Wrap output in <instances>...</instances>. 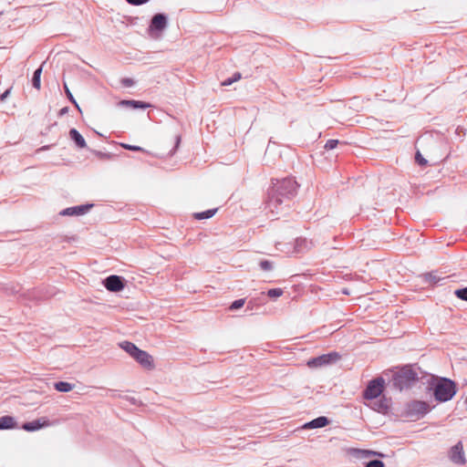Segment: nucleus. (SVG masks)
Segmentation results:
<instances>
[{"mask_svg": "<svg viewBox=\"0 0 467 467\" xmlns=\"http://www.w3.org/2000/svg\"><path fill=\"white\" fill-rule=\"evenodd\" d=\"M431 410L430 405L421 400H412L406 403L402 415L413 420H420Z\"/></svg>", "mask_w": 467, "mask_h": 467, "instance_id": "nucleus-4", "label": "nucleus"}, {"mask_svg": "<svg viewBox=\"0 0 467 467\" xmlns=\"http://www.w3.org/2000/svg\"><path fill=\"white\" fill-rule=\"evenodd\" d=\"M432 389L434 398L439 402L451 400L457 392L456 383L447 378H438L432 383Z\"/></svg>", "mask_w": 467, "mask_h": 467, "instance_id": "nucleus-2", "label": "nucleus"}, {"mask_svg": "<svg viewBox=\"0 0 467 467\" xmlns=\"http://www.w3.org/2000/svg\"><path fill=\"white\" fill-rule=\"evenodd\" d=\"M239 79H241V74L239 72H236V73L234 74V76L232 78H228L225 80H223L222 82V85L223 86H230L234 82H235V81H237Z\"/></svg>", "mask_w": 467, "mask_h": 467, "instance_id": "nucleus-23", "label": "nucleus"}, {"mask_svg": "<svg viewBox=\"0 0 467 467\" xmlns=\"http://www.w3.org/2000/svg\"><path fill=\"white\" fill-rule=\"evenodd\" d=\"M119 347L125 350L130 357H134L137 351L140 350V348L133 343L130 341H123L119 344Z\"/></svg>", "mask_w": 467, "mask_h": 467, "instance_id": "nucleus-18", "label": "nucleus"}, {"mask_svg": "<svg viewBox=\"0 0 467 467\" xmlns=\"http://www.w3.org/2000/svg\"><path fill=\"white\" fill-rule=\"evenodd\" d=\"M64 89H65V93H66V95H67V99H69V101H70L71 103H73V104L75 105V107H76L78 110H80V108H79L78 104L77 103L76 99H74V97H73V95H72L71 91L69 90V88H68V87H67V85L66 83H64Z\"/></svg>", "mask_w": 467, "mask_h": 467, "instance_id": "nucleus-22", "label": "nucleus"}, {"mask_svg": "<svg viewBox=\"0 0 467 467\" xmlns=\"http://www.w3.org/2000/svg\"><path fill=\"white\" fill-rule=\"evenodd\" d=\"M366 467H384V463L379 460H373L368 462Z\"/></svg>", "mask_w": 467, "mask_h": 467, "instance_id": "nucleus-31", "label": "nucleus"}, {"mask_svg": "<svg viewBox=\"0 0 467 467\" xmlns=\"http://www.w3.org/2000/svg\"><path fill=\"white\" fill-rule=\"evenodd\" d=\"M133 358L146 369L150 370L154 368L153 358L144 350L140 349L137 351Z\"/></svg>", "mask_w": 467, "mask_h": 467, "instance_id": "nucleus-9", "label": "nucleus"}, {"mask_svg": "<svg viewBox=\"0 0 467 467\" xmlns=\"http://www.w3.org/2000/svg\"><path fill=\"white\" fill-rule=\"evenodd\" d=\"M339 141L337 140H328L325 144L326 150H334L338 145Z\"/></svg>", "mask_w": 467, "mask_h": 467, "instance_id": "nucleus-27", "label": "nucleus"}, {"mask_svg": "<svg viewBox=\"0 0 467 467\" xmlns=\"http://www.w3.org/2000/svg\"><path fill=\"white\" fill-rule=\"evenodd\" d=\"M121 147L126 150H132V151H143L144 150L140 146H134V145H130V144H125V143H121Z\"/></svg>", "mask_w": 467, "mask_h": 467, "instance_id": "nucleus-29", "label": "nucleus"}, {"mask_svg": "<svg viewBox=\"0 0 467 467\" xmlns=\"http://www.w3.org/2000/svg\"><path fill=\"white\" fill-rule=\"evenodd\" d=\"M260 267L264 271H270L272 270V263L268 260H263L260 262Z\"/></svg>", "mask_w": 467, "mask_h": 467, "instance_id": "nucleus-30", "label": "nucleus"}, {"mask_svg": "<svg viewBox=\"0 0 467 467\" xmlns=\"http://www.w3.org/2000/svg\"><path fill=\"white\" fill-rule=\"evenodd\" d=\"M92 204H85V205H78L74 207H69L67 209H64L60 212V215L63 216H74V215H82L85 214L89 211V209L92 207Z\"/></svg>", "mask_w": 467, "mask_h": 467, "instance_id": "nucleus-12", "label": "nucleus"}, {"mask_svg": "<svg viewBox=\"0 0 467 467\" xmlns=\"http://www.w3.org/2000/svg\"><path fill=\"white\" fill-rule=\"evenodd\" d=\"M10 94V89H6L1 96L0 100L4 101Z\"/></svg>", "mask_w": 467, "mask_h": 467, "instance_id": "nucleus-36", "label": "nucleus"}, {"mask_svg": "<svg viewBox=\"0 0 467 467\" xmlns=\"http://www.w3.org/2000/svg\"><path fill=\"white\" fill-rule=\"evenodd\" d=\"M298 184L295 179L287 177L274 179L267 190L265 209L273 215H278L288 207L290 201L296 195Z\"/></svg>", "mask_w": 467, "mask_h": 467, "instance_id": "nucleus-1", "label": "nucleus"}, {"mask_svg": "<svg viewBox=\"0 0 467 467\" xmlns=\"http://www.w3.org/2000/svg\"><path fill=\"white\" fill-rule=\"evenodd\" d=\"M312 247V243L306 238H297L296 240L295 249L296 252L301 253Z\"/></svg>", "mask_w": 467, "mask_h": 467, "instance_id": "nucleus-17", "label": "nucleus"}, {"mask_svg": "<svg viewBox=\"0 0 467 467\" xmlns=\"http://www.w3.org/2000/svg\"><path fill=\"white\" fill-rule=\"evenodd\" d=\"M340 355L337 352H330L316 358H313L307 361L309 368H320L336 363L339 360Z\"/></svg>", "mask_w": 467, "mask_h": 467, "instance_id": "nucleus-7", "label": "nucleus"}, {"mask_svg": "<svg viewBox=\"0 0 467 467\" xmlns=\"http://www.w3.org/2000/svg\"><path fill=\"white\" fill-rule=\"evenodd\" d=\"M168 26V18L164 14H156L150 20L148 27V33L152 38L161 37L162 32Z\"/></svg>", "mask_w": 467, "mask_h": 467, "instance_id": "nucleus-5", "label": "nucleus"}, {"mask_svg": "<svg viewBox=\"0 0 467 467\" xmlns=\"http://www.w3.org/2000/svg\"><path fill=\"white\" fill-rule=\"evenodd\" d=\"M194 217L198 220L204 219V212L197 213L194 214Z\"/></svg>", "mask_w": 467, "mask_h": 467, "instance_id": "nucleus-37", "label": "nucleus"}, {"mask_svg": "<svg viewBox=\"0 0 467 467\" xmlns=\"http://www.w3.org/2000/svg\"><path fill=\"white\" fill-rule=\"evenodd\" d=\"M121 82L125 87H131L134 85L133 79L129 78H123Z\"/></svg>", "mask_w": 467, "mask_h": 467, "instance_id": "nucleus-34", "label": "nucleus"}, {"mask_svg": "<svg viewBox=\"0 0 467 467\" xmlns=\"http://www.w3.org/2000/svg\"><path fill=\"white\" fill-rule=\"evenodd\" d=\"M283 295V290L281 288H273L267 291V296L269 297L277 298Z\"/></svg>", "mask_w": 467, "mask_h": 467, "instance_id": "nucleus-24", "label": "nucleus"}, {"mask_svg": "<svg viewBox=\"0 0 467 467\" xmlns=\"http://www.w3.org/2000/svg\"><path fill=\"white\" fill-rule=\"evenodd\" d=\"M121 105L130 107L132 109H147L150 107V104L140 101V100H122L120 102Z\"/></svg>", "mask_w": 467, "mask_h": 467, "instance_id": "nucleus-19", "label": "nucleus"}, {"mask_svg": "<svg viewBox=\"0 0 467 467\" xmlns=\"http://www.w3.org/2000/svg\"><path fill=\"white\" fill-rule=\"evenodd\" d=\"M105 287L110 292H119L124 288L122 278L119 275H109L104 280Z\"/></svg>", "mask_w": 467, "mask_h": 467, "instance_id": "nucleus-10", "label": "nucleus"}, {"mask_svg": "<svg viewBox=\"0 0 467 467\" xmlns=\"http://www.w3.org/2000/svg\"><path fill=\"white\" fill-rule=\"evenodd\" d=\"M180 140H181L180 137H176V147H178Z\"/></svg>", "mask_w": 467, "mask_h": 467, "instance_id": "nucleus-39", "label": "nucleus"}, {"mask_svg": "<svg viewBox=\"0 0 467 467\" xmlns=\"http://www.w3.org/2000/svg\"><path fill=\"white\" fill-rule=\"evenodd\" d=\"M69 138L75 142L78 148H86L87 144L85 139L76 129H71L69 130Z\"/></svg>", "mask_w": 467, "mask_h": 467, "instance_id": "nucleus-14", "label": "nucleus"}, {"mask_svg": "<svg viewBox=\"0 0 467 467\" xmlns=\"http://www.w3.org/2000/svg\"><path fill=\"white\" fill-rule=\"evenodd\" d=\"M385 380L382 378H377L368 384L364 390L363 397L367 400H374L379 398L384 390Z\"/></svg>", "mask_w": 467, "mask_h": 467, "instance_id": "nucleus-6", "label": "nucleus"}, {"mask_svg": "<svg viewBox=\"0 0 467 467\" xmlns=\"http://www.w3.org/2000/svg\"><path fill=\"white\" fill-rule=\"evenodd\" d=\"M41 73H42V67H40L34 72V76L32 78L33 87L36 88V89H40V87H41V83H40Z\"/></svg>", "mask_w": 467, "mask_h": 467, "instance_id": "nucleus-21", "label": "nucleus"}, {"mask_svg": "<svg viewBox=\"0 0 467 467\" xmlns=\"http://www.w3.org/2000/svg\"><path fill=\"white\" fill-rule=\"evenodd\" d=\"M466 403H467V397H466Z\"/></svg>", "mask_w": 467, "mask_h": 467, "instance_id": "nucleus-40", "label": "nucleus"}, {"mask_svg": "<svg viewBox=\"0 0 467 467\" xmlns=\"http://www.w3.org/2000/svg\"><path fill=\"white\" fill-rule=\"evenodd\" d=\"M51 425V422L47 418H39L36 420L26 422L22 425V429L26 431H36L44 427H48Z\"/></svg>", "mask_w": 467, "mask_h": 467, "instance_id": "nucleus-11", "label": "nucleus"}, {"mask_svg": "<svg viewBox=\"0 0 467 467\" xmlns=\"http://www.w3.org/2000/svg\"><path fill=\"white\" fill-rule=\"evenodd\" d=\"M389 407V402L384 397L380 398L377 401H374L373 405H372V408L375 410H377L379 412H382V413H385L388 410Z\"/></svg>", "mask_w": 467, "mask_h": 467, "instance_id": "nucleus-16", "label": "nucleus"}, {"mask_svg": "<svg viewBox=\"0 0 467 467\" xmlns=\"http://www.w3.org/2000/svg\"><path fill=\"white\" fill-rule=\"evenodd\" d=\"M424 279L431 284H436L440 280L433 273L425 274Z\"/></svg>", "mask_w": 467, "mask_h": 467, "instance_id": "nucleus-26", "label": "nucleus"}, {"mask_svg": "<svg viewBox=\"0 0 467 467\" xmlns=\"http://www.w3.org/2000/svg\"><path fill=\"white\" fill-rule=\"evenodd\" d=\"M448 458L456 465H464L466 463V457L462 441H458L449 450Z\"/></svg>", "mask_w": 467, "mask_h": 467, "instance_id": "nucleus-8", "label": "nucleus"}, {"mask_svg": "<svg viewBox=\"0 0 467 467\" xmlns=\"http://www.w3.org/2000/svg\"><path fill=\"white\" fill-rule=\"evenodd\" d=\"M217 208L206 210V219L212 218L217 212Z\"/></svg>", "mask_w": 467, "mask_h": 467, "instance_id": "nucleus-35", "label": "nucleus"}, {"mask_svg": "<svg viewBox=\"0 0 467 467\" xmlns=\"http://www.w3.org/2000/svg\"><path fill=\"white\" fill-rule=\"evenodd\" d=\"M244 305V299H238L232 303L230 309L236 310L241 308Z\"/></svg>", "mask_w": 467, "mask_h": 467, "instance_id": "nucleus-28", "label": "nucleus"}, {"mask_svg": "<svg viewBox=\"0 0 467 467\" xmlns=\"http://www.w3.org/2000/svg\"><path fill=\"white\" fill-rule=\"evenodd\" d=\"M416 161L420 165H424L427 162L426 160L421 156V154L420 152H417V154H416Z\"/></svg>", "mask_w": 467, "mask_h": 467, "instance_id": "nucleus-33", "label": "nucleus"}, {"mask_svg": "<svg viewBox=\"0 0 467 467\" xmlns=\"http://www.w3.org/2000/svg\"><path fill=\"white\" fill-rule=\"evenodd\" d=\"M418 379L416 371L410 366H405L399 369L393 378L394 385L400 390L410 387Z\"/></svg>", "mask_w": 467, "mask_h": 467, "instance_id": "nucleus-3", "label": "nucleus"}, {"mask_svg": "<svg viewBox=\"0 0 467 467\" xmlns=\"http://www.w3.org/2000/svg\"><path fill=\"white\" fill-rule=\"evenodd\" d=\"M54 388L60 392H68L73 389L74 385L66 381H58L54 384Z\"/></svg>", "mask_w": 467, "mask_h": 467, "instance_id": "nucleus-20", "label": "nucleus"}, {"mask_svg": "<svg viewBox=\"0 0 467 467\" xmlns=\"http://www.w3.org/2000/svg\"><path fill=\"white\" fill-rule=\"evenodd\" d=\"M17 427L16 419L12 416L0 417V430H12Z\"/></svg>", "mask_w": 467, "mask_h": 467, "instance_id": "nucleus-15", "label": "nucleus"}, {"mask_svg": "<svg viewBox=\"0 0 467 467\" xmlns=\"http://www.w3.org/2000/svg\"><path fill=\"white\" fill-rule=\"evenodd\" d=\"M455 296L462 300L467 301V287L457 289L455 291Z\"/></svg>", "mask_w": 467, "mask_h": 467, "instance_id": "nucleus-25", "label": "nucleus"}, {"mask_svg": "<svg viewBox=\"0 0 467 467\" xmlns=\"http://www.w3.org/2000/svg\"><path fill=\"white\" fill-rule=\"evenodd\" d=\"M329 423V420L325 416H320L309 422H306L303 428L304 429H317V428H323L327 426Z\"/></svg>", "mask_w": 467, "mask_h": 467, "instance_id": "nucleus-13", "label": "nucleus"}, {"mask_svg": "<svg viewBox=\"0 0 467 467\" xmlns=\"http://www.w3.org/2000/svg\"><path fill=\"white\" fill-rule=\"evenodd\" d=\"M68 109L67 107L60 109L59 114L64 115L67 112Z\"/></svg>", "mask_w": 467, "mask_h": 467, "instance_id": "nucleus-38", "label": "nucleus"}, {"mask_svg": "<svg viewBox=\"0 0 467 467\" xmlns=\"http://www.w3.org/2000/svg\"><path fill=\"white\" fill-rule=\"evenodd\" d=\"M130 5H140L142 4H145L149 2L150 0H126Z\"/></svg>", "mask_w": 467, "mask_h": 467, "instance_id": "nucleus-32", "label": "nucleus"}]
</instances>
